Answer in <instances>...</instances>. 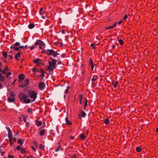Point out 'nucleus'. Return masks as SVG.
Wrapping results in <instances>:
<instances>
[{
	"instance_id": "c85d7f7f",
	"label": "nucleus",
	"mask_w": 158,
	"mask_h": 158,
	"mask_svg": "<svg viewBox=\"0 0 158 158\" xmlns=\"http://www.w3.org/2000/svg\"><path fill=\"white\" fill-rule=\"evenodd\" d=\"M40 13L41 15H43V14L44 13V11H43V9L42 8H41L40 9Z\"/></svg>"
},
{
	"instance_id": "a19ab883",
	"label": "nucleus",
	"mask_w": 158,
	"mask_h": 158,
	"mask_svg": "<svg viewBox=\"0 0 158 158\" xmlns=\"http://www.w3.org/2000/svg\"><path fill=\"white\" fill-rule=\"evenodd\" d=\"M118 83V81H116L115 82V84L114 85V87L115 88H116L117 87Z\"/></svg>"
},
{
	"instance_id": "bb28decb",
	"label": "nucleus",
	"mask_w": 158,
	"mask_h": 158,
	"mask_svg": "<svg viewBox=\"0 0 158 158\" xmlns=\"http://www.w3.org/2000/svg\"><path fill=\"white\" fill-rule=\"evenodd\" d=\"M13 136V134H12V132L11 131H10L8 132V138H10V137H12Z\"/></svg>"
},
{
	"instance_id": "5701e85b",
	"label": "nucleus",
	"mask_w": 158,
	"mask_h": 158,
	"mask_svg": "<svg viewBox=\"0 0 158 158\" xmlns=\"http://www.w3.org/2000/svg\"><path fill=\"white\" fill-rule=\"evenodd\" d=\"M109 120L108 119H106L104 122L106 124H108L109 123Z\"/></svg>"
},
{
	"instance_id": "1a4fd4ad",
	"label": "nucleus",
	"mask_w": 158,
	"mask_h": 158,
	"mask_svg": "<svg viewBox=\"0 0 158 158\" xmlns=\"http://www.w3.org/2000/svg\"><path fill=\"white\" fill-rule=\"evenodd\" d=\"M0 81L4 82L5 81V77L3 76L1 73H0Z\"/></svg>"
},
{
	"instance_id": "f704fd0d",
	"label": "nucleus",
	"mask_w": 158,
	"mask_h": 158,
	"mask_svg": "<svg viewBox=\"0 0 158 158\" xmlns=\"http://www.w3.org/2000/svg\"><path fill=\"white\" fill-rule=\"evenodd\" d=\"M6 71L4 70H1L0 72H1L3 74H7V73L6 72Z\"/></svg>"
},
{
	"instance_id": "79ce46f5",
	"label": "nucleus",
	"mask_w": 158,
	"mask_h": 158,
	"mask_svg": "<svg viewBox=\"0 0 158 158\" xmlns=\"http://www.w3.org/2000/svg\"><path fill=\"white\" fill-rule=\"evenodd\" d=\"M34 144H35V146L36 147H38V145L37 142L36 141H34Z\"/></svg>"
},
{
	"instance_id": "6ab92c4d",
	"label": "nucleus",
	"mask_w": 158,
	"mask_h": 158,
	"mask_svg": "<svg viewBox=\"0 0 158 158\" xmlns=\"http://www.w3.org/2000/svg\"><path fill=\"white\" fill-rule=\"evenodd\" d=\"M84 100H85V105H84V110H85V107L87 105L88 100L86 98H85Z\"/></svg>"
},
{
	"instance_id": "39448f33",
	"label": "nucleus",
	"mask_w": 158,
	"mask_h": 158,
	"mask_svg": "<svg viewBox=\"0 0 158 158\" xmlns=\"http://www.w3.org/2000/svg\"><path fill=\"white\" fill-rule=\"evenodd\" d=\"M29 82V80L28 79H27L25 80L24 83H22V85H19V86L21 88L24 87L28 85Z\"/></svg>"
},
{
	"instance_id": "bf43d9fd",
	"label": "nucleus",
	"mask_w": 158,
	"mask_h": 158,
	"mask_svg": "<svg viewBox=\"0 0 158 158\" xmlns=\"http://www.w3.org/2000/svg\"><path fill=\"white\" fill-rule=\"evenodd\" d=\"M29 123L28 122L26 124V126L27 127H28L29 126Z\"/></svg>"
},
{
	"instance_id": "393cba45",
	"label": "nucleus",
	"mask_w": 158,
	"mask_h": 158,
	"mask_svg": "<svg viewBox=\"0 0 158 158\" xmlns=\"http://www.w3.org/2000/svg\"><path fill=\"white\" fill-rule=\"evenodd\" d=\"M45 132V131L44 130H43L41 131L40 132V135L41 136L43 135Z\"/></svg>"
},
{
	"instance_id": "e2e57ef3",
	"label": "nucleus",
	"mask_w": 158,
	"mask_h": 158,
	"mask_svg": "<svg viewBox=\"0 0 158 158\" xmlns=\"http://www.w3.org/2000/svg\"><path fill=\"white\" fill-rule=\"evenodd\" d=\"M4 154V152H1V156H3Z\"/></svg>"
},
{
	"instance_id": "58836bf2",
	"label": "nucleus",
	"mask_w": 158,
	"mask_h": 158,
	"mask_svg": "<svg viewBox=\"0 0 158 158\" xmlns=\"http://www.w3.org/2000/svg\"><path fill=\"white\" fill-rule=\"evenodd\" d=\"M6 128L8 132H9L11 131L10 129L9 128V127H8V126L6 127Z\"/></svg>"
},
{
	"instance_id": "603ef678",
	"label": "nucleus",
	"mask_w": 158,
	"mask_h": 158,
	"mask_svg": "<svg viewBox=\"0 0 158 158\" xmlns=\"http://www.w3.org/2000/svg\"><path fill=\"white\" fill-rule=\"evenodd\" d=\"M8 158H14V157L12 155H9Z\"/></svg>"
},
{
	"instance_id": "2eb2a0df",
	"label": "nucleus",
	"mask_w": 158,
	"mask_h": 158,
	"mask_svg": "<svg viewBox=\"0 0 158 158\" xmlns=\"http://www.w3.org/2000/svg\"><path fill=\"white\" fill-rule=\"evenodd\" d=\"M54 44L60 47H61L63 45V44L62 43H60L58 42H55L54 43Z\"/></svg>"
},
{
	"instance_id": "0e129e2a",
	"label": "nucleus",
	"mask_w": 158,
	"mask_h": 158,
	"mask_svg": "<svg viewBox=\"0 0 158 158\" xmlns=\"http://www.w3.org/2000/svg\"><path fill=\"white\" fill-rule=\"evenodd\" d=\"M8 74V75H11L12 74V73L11 72H10L9 73H7V74Z\"/></svg>"
},
{
	"instance_id": "9d476101",
	"label": "nucleus",
	"mask_w": 158,
	"mask_h": 158,
	"mask_svg": "<svg viewBox=\"0 0 158 158\" xmlns=\"http://www.w3.org/2000/svg\"><path fill=\"white\" fill-rule=\"evenodd\" d=\"M7 100L9 102H13L15 101V98L14 97H9L8 98Z\"/></svg>"
},
{
	"instance_id": "412c9836",
	"label": "nucleus",
	"mask_w": 158,
	"mask_h": 158,
	"mask_svg": "<svg viewBox=\"0 0 158 158\" xmlns=\"http://www.w3.org/2000/svg\"><path fill=\"white\" fill-rule=\"evenodd\" d=\"M41 73H42V74L40 75V77L42 76V78H43L44 76V74L42 69H41Z\"/></svg>"
},
{
	"instance_id": "ea45409f",
	"label": "nucleus",
	"mask_w": 158,
	"mask_h": 158,
	"mask_svg": "<svg viewBox=\"0 0 158 158\" xmlns=\"http://www.w3.org/2000/svg\"><path fill=\"white\" fill-rule=\"evenodd\" d=\"M32 109H31V108H29V109H28L27 112L28 113H31V112L32 111Z\"/></svg>"
},
{
	"instance_id": "f257e3e1",
	"label": "nucleus",
	"mask_w": 158,
	"mask_h": 158,
	"mask_svg": "<svg viewBox=\"0 0 158 158\" xmlns=\"http://www.w3.org/2000/svg\"><path fill=\"white\" fill-rule=\"evenodd\" d=\"M19 97L21 102H24L25 103H29L31 102L30 99L27 100L28 96L23 92H21L19 94Z\"/></svg>"
},
{
	"instance_id": "7ed1b4c3",
	"label": "nucleus",
	"mask_w": 158,
	"mask_h": 158,
	"mask_svg": "<svg viewBox=\"0 0 158 158\" xmlns=\"http://www.w3.org/2000/svg\"><path fill=\"white\" fill-rule=\"evenodd\" d=\"M28 94L30 97L32 99V102H34L37 98V93L35 92L32 90L29 91Z\"/></svg>"
},
{
	"instance_id": "09e8293b",
	"label": "nucleus",
	"mask_w": 158,
	"mask_h": 158,
	"mask_svg": "<svg viewBox=\"0 0 158 158\" xmlns=\"http://www.w3.org/2000/svg\"><path fill=\"white\" fill-rule=\"evenodd\" d=\"M60 147V146L59 145V147H58L57 149H56L55 150V152H58V151H59V150Z\"/></svg>"
},
{
	"instance_id": "864d4df0",
	"label": "nucleus",
	"mask_w": 158,
	"mask_h": 158,
	"mask_svg": "<svg viewBox=\"0 0 158 158\" xmlns=\"http://www.w3.org/2000/svg\"><path fill=\"white\" fill-rule=\"evenodd\" d=\"M6 71L9 70V69L7 67H6L4 69Z\"/></svg>"
},
{
	"instance_id": "f03ea898",
	"label": "nucleus",
	"mask_w": 158,
	"mask_h": 158,
	"mask_svg": "<svg viewBox=\"0 0 158 158\" xmlns=\"http://www.w3.org/2000/svg\"><path fill=\"white\" fill-rule=\"evenodd\" d=\"M42 52H44L48 55H52L53 56L55 57H57L58 55H60V53L57 52L52 49H48L46 50H44Z\"/></svg>"
},
{
	"instance_id": "2f4dec72",
	"label": "nucleus",
	"mask_w": 158,
	"mask_h": 158,
	"mask_svg": "<svg viewBox=\"0 0 158 158\" xmlns=\"http://www.w3.org/2000/svg\"><path fill=\"white\" fill-rule=\"evenodd\" d=\"M20 45V43L19 42H16L14 44L15 46H18Z\"/></svg>"
},
{
	"instance_id": "4c0bfd02",
	"label": "nucleus",
	"mask_w": 158,
	"mask_h": 158,
	"mask_svg": "<svg viewBox=\"0 0 158 158\" xmlns=\"http://www.w3.org/2000/svg\"><path fill=\"white\" fill-rule=\"evenodd\" d=\"M15 50H16L17 51H20L21 49L19 48V47H15Z\"/></svg>"
},
{
	"instance_id": "72a5a7b5",
	"label": "nucleus",
	"mask_w": 158,
	"mask_h": 158,
	"mask_svg": "<svg viewBox=\"0 0 158 158\" xmlns=\"http://www.w3.org/2000/svg\"><path fill=\"white\" fill-rule=\"evenodd\" d=\"M22 147L19 145L17 146V148H16V149L18 150H21V149H22Z\"/></svg>"
},
{
	"instance_id": "f8f14e48",
	"label": "nucleus",
	"mask_w": 158,
	"mask_h": 158,
	"mask_svg": "<svg viewBox=\"0 0 158 158\" xmlns=\"http://www.w3.org/2000/svg\"><path fill=\"white\" fill-rule=\"evenodd\" d=\"M65 120L66 122V123L68 125H71L72 124V123L69 121L68 119V118L67 117H66L65 118Z\"/></svg>"
},
{
	"instance_id": "052dcab7",
	"label": "nucleus",
	"mask_w": 158,
	"mask_h": 158,
	"mask_svg": "<svg viewBox=\"0 0 158 158\" xmlns=\"http://www.w3.org/2000/svg\"><path fill=\"white\" fill-rule=\"evenodd\" d=\"M35 46H33L31 47V50H32L33 49L35 48Z\"/></svg>"
},
{
	"instance_id": "3c124183",
	"label": "nucleus",
	"mask_w": 158,
	"mask_h": 158,
	"mask_svg": "<svg viewBox=\"0 0 158 158\" xmlns=\"http://www.w3.org/2000/svg\"><path fill=\"white\" fill-rule=\"evenodd\" d=\"M13 140L15 142L16 140V138H15V137H13Z\"/></svg>"
},
{
	"instance_id": "473e14b6",
	"label": "nucleus",
	"mask_w": 158,
	"mask_h": 158,
	"mask_svg": "<svg viewBox=\"0 0 158 158\" xmlns=\"http://www.w3.org/2000/svg\"><path fill=\"white\" fill-rule=\"evenodd\" d=\"M70 88L69 86H67V89L65 90V93L66 94L68 93V90Z\"/></svg>"
},
{
	"instance_id": "dca6fc26",
	"label": "nucleus",
	"mask_w": 158,
	"mask_h": 158,
	"mask_svg": "<svg viewBox=\"0 0 158 158\" xmlns=\"http://www.w3.org/2000/svg\"><path fill=\"white\" fill-rule=\"evenodd\" d=\"M24 142L23 140H21V139H19L17 141V143L19 144L20 145H22L23 144Z\"/></svg>"
},
{
	"instance_id": "680f3d73",
	"label": "nucleus",
	"mask_w": 158,
	"mask_h": 158,
	"mask_svg": "<svg viewBox=\"0 0 158 158\" xmlns=\"http://www.w3.org/2000/svg\"><path fill=\"white\" fill-rule=\"evenodd\" d=\"M27 118L26 117H24L23 118V120L25 122H26Z\"/></svg>"
},
{
	"instance_id": "c03bdc74",
	"label": "nucleus",
	"mask_w": 158,
	"mask_h": 158,
	"mask_svg": "<svg viewBox=\"0 0 158 158\" xmlns=\"http://www.w3.org/2000/svg\"><path fill=\"white\" fill-rule=\"evenodd\" d=\"M128 17L127 15H125L124 17L123 18V20H125L127 19Z\"/></svg>"
},
{
	"instance_id": "4468645a",
	"label": "nucleus",
	"mask_w": 158,
	"mask_h": 158,
	"mask_svg": "<svg viewBox=\"0 0 158 158\" xmlns=\"http://www.w3.org/2000/svg\"><path fill=\"white\" fill-rule=\"evenodd\" d=\"M21 53L20 52H18L15 56V59L17 60H19L18 57H19L20 56V54Z\"/></svg>"
},
{
	"instance_id": "aec40b11",
	"label": "nucleus",
	"mask_w": 158,
	"mask_h": 158,
	"mask_svg": "<svg viewBox=\"0 0 158 158\" xmlns=\"http://www.w3.org/2000/svg\"><path fill=\"white\" fill-rule=\"evenodd\" d=\"M83 98V96L82 95H79V102L80 104H81L82 103V100Z\"/></svg>"
},
{
	"instance_id": "de8ad7c7",
	"label": "nucleus",
	"mask_w": 158,
	"mask_h": 158,
	"mask_svg": "<svg viewBox=\"0 0 158 158\" xmlns=\"http://www.w3.org/2000/svg\"><path fill=\"white\" fill-rule=\"evenodd\" d=\"M38 42H37V40H36V42H35V44H34L35 45L34 46L35 47L36 46L37 44L38 45Z\"/></svg>"
},
{
	"instance_id": "5fc2aeb1",
	"label": "nucleus",
	"mask_w": 158,
	"mask_h": 158,
	"mask_svg": "<svg viewBox=\"0 0 158 158\" xmlns=\"http://www.w3.org/2000/svg\"><path fill=\"white\" fill-rule=\"evenodd\" d=\"M50 59L52 60V61H57V60H56L54 59L53 58H52V57H51L50 58Z\"/></svg>"
},
{
	"instance_id": "20e7f679",
	"label": "nucleus",
	"mask_w": 158,
	"mask_h": 158,
	"mask_svg": "<svg viewBox=\"0 0 158 158\" xmlns=\"http://www.w3.org/2000/svg\"><path fill=\"white\" fill-rule=\"evenodd\" d=\"M57 61H49L48 62L49 65L48 66V69L50 70H52L56 68V64Z\"/></svg>"
},
{
	"instance_id": "9b49d317",
	"label": "nucleus",
	"mask_w": 158,
	"mask_h": 158,
	"mask_svg": "<svg viewBox=\"0 0 158 158\" xmlns=\"http://www.w3.org/2000/svg\"><path fill=\"white\" fill-rule=\"evenodd\" d=\"M19 79L20 80H23L25 78V75L21 73L19 75Z\"/></svg>"
},
{
	"instance_id": "4be33fe9",
	"label": "nucleus",
	"mask_w": 158,
	"mask_h": 158,
	"mask_svg": "<svg viewBox=\"0 0 158 158\" xmlns=\"http://www.w3.org/2000/svg\"><path fill=\"white\" fill-rule=\"evenodd\" d=\"M136 150L137 152H139L141 150V148L140 147L138 146L136 148Z\"/></svg>"
},
{
	"instance_id": "f3484780",
	"label": "nucleus",
	"mask_w": 158,
	"mask_h": 158,
	"mask_svg": "<svg viewBox=\"0 0 158 158\" xmlns=\"http://www.w3.org/2000/svg\"><path fill=\"white\" fill-rule=\"evenodd\" d=\"M35 27V25L33 23H31L29 24L28 27L29 28L31 29Z\"/></svg>"
},
{
	"instance_id": "e433bc0d",
	"label": "nucleus",
	"mask_w": 158,
	"mask_h": 158,
	"mask_svg": "<svg viewBox=\"0 0 158 158\" xmlns=\"http://www.w3.org/2000/svg\"><path fill=\"white\" fill-rule=\"evenodd\" d=\"M89 64L90 65H93V60H92V59H91L89 61Z\"/></svg>"
},
{
	"instance_id": "7c9ffc66",
	"label": "nucleus",
	"mask_w": 158,
	"mask_h": 158,
	"mask_svg": "<svg viewBox=\"0 0 158 158\" xmlns=\"http://www.w3.org/2000/svg\"><path fill=\"white\" fill-rule=\"evenodd\" d=\"M118 41L121 45H122L123 44V41L122 39L118 40Z\"/></svg>"
},
{
	"instance_id": "8fccbe9b",
	"label": "nucleus",
	"mask_w": 158,
	"mask_h": 158,
	"mask_svg": "<svg viewBox=\"0 0 158 158\" xmlns=\"http://www.w3.org/2000/svg\"><path fill=\"white\" fill-rule=\"evenodd\" d=\"M12 137H10V138H9L10 142H12L13 140V139H12Z\"/></svg>"
},
{
	"instance_id": "ddd939ff",
	"label": "nucleus",
	"mask_w": 158,
	"mask_h": 158,
	"mask_svg": "<svg viewBox=\"0 0 158 158\" xmlns=\"http://www.w3.org/2000/svg\"><path fill=\"white\" fill-rule=\"evenodd\" d=\"M37 42H38V45H39L44 46L45 45L44 43L42 41L39 40H37Z\"/></svg>"
},
{
	"instance_id": "13d9d810",
	"label": "nucleus",
	"mask_w": 158,
	"mask_h": 158,
	"mask_svg": "<svg viewBox=\"0 0 158 158\" xmlns=\"http://www.w3.org/2000/svg\"><path fill=\"white\" fill-rule=\"evenodd\" d=\"M32 71L34 73H35V72L36 71V70H35V68H33Z\"/></svg>"
},
{
	"instance_id": "6e6552de",
	"label": "nucleus",
	"mask_w": 158,
	"mask_h": 158,
	"mask_svg": "<svg viewBox=\"0 0 158 158\" xmlns=\"http://www.w3.org/2000/svg\"><path fill=\"white\" fill-rule=\"evenodd\" d=\"M117 22H116L114 24L110 26H109L108 27L106 28V30H108L109 29H111L115 27L117 25Z\"/></svg>"
},
{
	"instance_id": "c9c22d12",
	"label": "nucleus",
	"mask_w": 158,
	"mask_h": 158,
	"mask_svg": "<svg viewBox=\"0 0 158 158\" xmlns=\"http://www.w3.org/2000/svg\"><path fill=\"white\" fill-rule=\"evenodd\" d=\"M91 46L92 47V48L93 49H95L96 48V47L95 46V45L94 44H90Z\"/></svg>"
},
{
	"instance_id": "69168bd1",
	"label": "nucleus",
	"mask_w": 158,
	"mask_h": 158,
	"mask_svg": "<svg viewBox=\"0 0 158 158\" xmlns=\"http://www.w3.org/2000/svg\"><path fill=\"white\" fill-rule=\"evenodd\" d=\"M62 33L63 34H64L65 33V30H63L62 31Z\"/></svg>"
},
{
	"instance_id": "49530a36",
	"label": "nucleus",
	"mask_w": 158,
	"mask_h": 158,
	"mask_svg": "<svg viewBox=\"0 0 158 158\" xmlns=\"http://www.w3.org/2000/svg\"><path fill=\"white\" fill-rule=\"evenodd\" d=\"M6 75L5 77H5V78L6 77V78H7L8 79H9V80H10V77H9V76L8 75V74H6Z\"/></svg>"
},
{
	"instance_id": "423d86ee",
	"label": "nucleus",
	"mask_w": 158,
	"mask_h": 158,
	"mask_svg": "<svg viewBox=\"0 0 158 158\" xmlns=\"http://www.w3.org/2000/svg\"><path fill=\"white\" fill-rule=\"evenodd\" d=\"M45 85L44 83L41 82L39 84V87L40 90H43L45 88Z\"/></svg>"
},
{
	"instance_id": "a211bd4d",
	"label": "nucleus",
	"mask_w": 158,
	"mask_h": 158,
	"mask_svg": "<svg viewBox=\"0 0 158 158\" xmlns=\"http://www.w3.org/2000/svg\"><path fill=\"white\" fill-rule=\"evenodd\" d=\"M40 60L39 58H38L36 60H35L33 61L34 63L36 64L39 63L40 62Z\"/></svg>"
},
{
	"instance_id": "cd10ccee",
	"label": "nucleus",
	"mask_w": 158,
	"mask_h": 158,
	"mask_svg": "<svg viewBox=\"0 0 158 158\" xmlns=\"http://www.w3.org/2000/svg\"><path fill=\"white\" fill-rule=\"evenodd\" d=\"M36 124L38 126H40L41 125L42 123L41 122H39L38 121H36Z\"/></svg>"
},
{
	"instance_id": "37998d69",
	"label": "nucleus",
	"mask_w": 158,
	"mask_h": 158,
	"mask_svg": "<svg viewBox=\"0 0 158 158\" xmlns=\"http://www.w3.org/2000/svg\"><path fill=\"white\" fill-rule=\"evenodd\" d=\"M8 56L10 58V59L12 60L13 58V56L12 55H10V54H9L8 55Z\"/></svg>"
},
{
	"instance_id": "4d7b16f0",
	"label": "nucleus",
	"mask_w": 158,
	"mask_h": 158,
	"mask_svg": "<svg viewBox=\"0 0 158 158\" xmlns=\"http://www.w3.org/2000/svg\"><path fill=\"white\" fill-rule=\"evenodd\" d=\"M10 95L12 96V97H14V96L15 95L14 93L11 92H10Z\"/></svg>"
},
{
	"instance_id": "c756f323",
	"label": "nucleus",
	"mask_w": 158,
	"mask_h": 158,
	"mask_svg": "<svg viewBox=\"0 0 158 158\" xmlns=\"http://www.w3.org/2000/svg\"><path fill=\"white\" fill-rule=\"evenodd\" d=\"M80 137L81 139L83 140H84L85 138V136L83 134H81L80 135Z\"/></svg>"
},
{
	"instance_id": "a18cd8bd",
	"label": "nucleus",
	"mask_w": 158,
	"mask_h": 158,
	"mask_svg": "<svg viewBox=\"0 0 158 158\" xmlns=\"http://www.w3.org/2000/svg\"><path fill=\"white\" fill-rule=\"evenodd\" d=\"M21 152L22 153H24L25 152V150L23 148L21 149Z\"/></svg>"
},
{
	"instance_id": "b1692460",
	"label": "nucleus",
	"mask_w": 158,
	"mask_h": 158,
	"mask_svg": "<svg viewBox=\"0 0 158 158\" xmlns=\"http://www.w3.org/2000/svg\"><path fill=\"white\" fill-rule=\"evenodd\" d=\"M40 148L42 150H44V146L42 144H40Z\"/></svg>"
},
{
	"instance_id": "774afa93",
	"label": "nucleus",
	"mask_w": 158,
	"mask_h": 158,
	"mask_svg": "<svg viewBox=\"0 0 158 158\" xmlns=\"http://www.w3.org/2000/svg\"><path fill=\"white\" fill-rule=\"evenodd\" d=\"M96 80V79L95 78H93L92 80H91V81H95V80Z\"/></svg>"
},
{
	"instance_id": "0eeeda50",
	"label": "nucleus",
	"mask_w": 158,
	"mask_h": 158,
	"mask_svg": "<svg viewBox=\"0 0 158 158\" xmlns=\"http://www.w3.org/2000/svg\"><path fill=\"white\" fill-rule=\"evenodd\" d=\"M79 115L83 117H85L86 115V114L84 111L81 110L79 112Z\"/></svg>"
},
{
	"instance_id": "a878e982",
	"label": "nucleus",
	"mask_w": 158,
	"mask_h": 158,
	"mask_svg": "<svg viewBox=\"0 0 158 158\" xmlns=\"http://www.w3.org/2000/svg\"><path fill=\"white\" fill-rule=\"evenodd\" d=\"M3 55L6 58L7 57V53L6 52L3 51L2 52Z\"/></svg>"
},
{
	"instance_id": "6e6d98bb",
	"label": "nucleus",
	"mask_w": 158,
	"mask_h": 158,
	"mask_svg": "<svg viewBox=\"0 0 158 158\" xmlns=\"http://www.w3.org/2000/svg\"><path fill=\"white\" fill-rule=\"evenodd\" d=\"M15 138H17L18 137L17 133H16L15 135H14V136Z\"/></svg>"
},
{
	"instance_id": "338daca9",
	"label": "nucleus",
	"mask_w": 158,
	"mask_h": 158,
	"mask_svg": "<svg viewBox=\"0 0 158 158\" xmlns=\"http://www.w3.org/2000/svg\"><path fill=\"white\" fill-rule=\"evenodd\" d=\"M19 48L21 49L22 48H24V47L23 46H21L19 47Z\"/></svg>"
}]
</instances>
